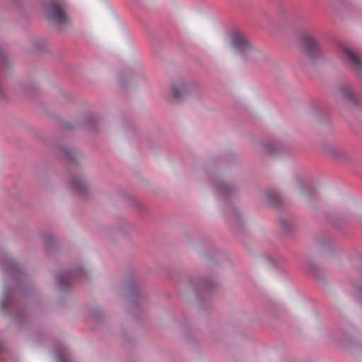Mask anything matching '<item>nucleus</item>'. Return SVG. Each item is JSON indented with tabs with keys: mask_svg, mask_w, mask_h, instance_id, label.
Returning <instances> with one entry per match:
<instances>
[{
	"mask_svg": "<svg viewBox=\"0 0 362 362\" xmlns=\"http://www.w3.org/2000/svg\"><path fill=\"white\" fill-rule=\"evenodd\" d=\"M228 39L231 49L241 60L256 63L263 58V54L243 33L233 31L229 33Z\"/></svg>",
	"mask_w": 362,
	"mask_h": 362,
	"instance_id": "obj_1",
	"label": "nucleus"
},
{
	"mask_svg": "<svg viewBox=\"0 0 362 362\" xmlns=\"http://www.w3.org/2000/svg\"><path fill=\"white\" fill-rule=\"evenodd\" d=\"M298 47L305 56L310 59H317L324 53V49L320 42L307 33L299 36Z\"/></svg>",
	"mask_w": 362,
	"mask_h": 362,
	"instance_id": "obj_2",
	"label": "nucleus"
},
{
	"mask_svg": "<svg viewBox=\"0 0 362 362\" xmlns=\"http://www.w3.org/2000/svg\"><path fill=\"white\" fill-rule=\"evenodd\" d=\"M46 17L51 21L58 29H63L69 25V20L59 4L49 1L43 7Z\"/></svg>",
	"mask_w": 362,
	"mask_h": 362,
	"instance_id": "obj_3",
	"label": "nucleus"
},
{
	"mask_svg": "<svg viewBox=\"0 0 362 362\" xmlns=\"http://www.w3.org/2000/svg\"><path fill=\"white\" fill-rule=\"evenodd\" d=\"M341 57L346 61L351 69L358 74H362V62L357 54L349 47H341Z\"/></svg>",
	"mask_w": 362,
	"mask_h": 362,
	"instance_id": "obj_4",
	"label": "nucleus"
},
{
	"mask_svg": "<svg viewBox=\"0 0 362 362\" xmlns=\"http://www.w3.org/2000/svg\"><path fill=\"white\" fill-rule=\"evenodd\" d=\"M194 88L195 86L193 83H188L183 79H178L172 84L171 91L173 97L182 98L192 93Z\"/></svg>",
	"mask_w": 362,
	"mask_h": 362,
	"instance_id": "obj_5",
	"label": "nucleus"
},
{
	"mask_svg": "<svg viewBox=\"0 0 362 362\" xmlns=\"http://www.w3.org/2000/svg\"><path fill=\"white\" fill-rule=\"evenodd\" d=\"M70 185L76 192L83 194L89 187V182L85 175L76 174L71 177Z\"/></svg>",
	"mask_w": 362,
	"mask_h": 362,
	"instance_id": "obj_6",
	"label": "nucleus"
},
{
	"mask_svg": "<svg viewBox=\"0 0 362 362\" xmlns=\"http://www.w3.org/2000/svg\"><path fill=\"white\" fill-rule=\"evenodd\" d=\"M76 275H83V271L81 269H78V270H74L71 272H64V273L60 274L57 275V281L59 285L60 286V287H62V288L64 286L69 285L71 284V282H70L71 277H72L73 276H76Z\"/></svg>",
	"mask_w": 362,
	"mask_h": 362,
	"instance_id": "obj_7",
	"label": "nucleus"
},
{
	"mask_svg": "<svg viewBox=\"0 0 362 362\" xmlns=\"http://www.w3.org/2000/svg\"><path fill=\"white\" fill-rule=\"evenodd\" d=\"M216 191L219 196L224 197L232 192L233 189L224 183H220L216 187Z\"/></svg>",
	"mask_w": 362,
	"mask_h": 362,
	"instance_id": "obj_8",
	"label": "nucleus"
},
{
	"mask_svg": "<svg viewBox=\"0 0 362 362\" xmlns=\"http://www.w3.org/2000/svg\"><path fill=\"white\" fill-rule=\"evenodd\" d=\"M339 94L341 97L346 99H352L354 98L353 93L351 90L346 86H341L339 89Z\"/></svg>",
	"mask_w": 362,
	"mask_h": 362,
	"instance_id": "obj_9",
	"label": "nucleus"
},
{
	"mask_svg": "<svg viewBox=\"0 0 362 362\" xmlns=\"http://www.w3.org/2000/svg\"><path fill=\"white\" fill-rule=\"evenodd\" d=\"M264 147L265 148L266 151L268 153L275 152L278 149V145L276 143H273V142H272V143H269V142L265 143L264 144Z\"/></svg>",
	"mask_w": 362,
	"mask_h": 362,
	"instance_id": "obj_10",
	"label": "nucleus"
},
{
	"mask_svg": "<svg viewBox=\"0 0 362 362\" xmlns=\"http://www.w3.org/2000/svg\"><path fill=\"white\" fill-rule=\"evenodd\" d=\"M58 358L59 362H72L70 356L66 353L59 354Z\"/></svg>",
	"mask_w": 362,
	"mask_h": 362,
	"instance_id": "obj_11",
	"label": "nucleus"
},
{
	"mask_svg": "<svg viewBox=\"0 0 362 362\" xmlns=\"http://www.w3.org/2000/svg\"><path fill=\"white\" fill-rule=\"evenodd\" d=\"M329 153H330L331 156L337 157L341 154V151L338 148H330L329 149Z\"/></svg>",
	"mask_w": 362,
	"mask_h": 362,
	"instance_id": "obj_12",
	"label": "nucleus"
},
{
	"mask_svg": "<svg viewBox=\"0 0 362 362\" xmlns=\"http://www.w3.org/2000/svg\"><path fill=\"white\" fill-rule=\"evenodd\" d=\"M133 76V74L132 73H130V72H127L125 74V77L128 78H132Z\"/></svg>",
	"mask_w": 362,
	"mask_h": 362,
	"instance_id": "obj_13",
	"label": "nucleus"
},
{
	"mask_svg": "<svg viewBox=\"0 0 362 362\" xmlns=\"http://www.w3.org/2000/svg\"><path fill=\"white\" fill-rule=\"evenodd\" d=\"M6 306L5 303L3 302L2 303V307L4 308Z\"/></svg>",
	"mask_w": 362,
	"mask_h": 362,
	"instance_id": "obj_14",
	"label": "nucleus"
},
{
	"mask_svg": "<svg viewBox=\"0 0 362 362\" xmlns=\"http://www.w3.org/2000/svg\"><path fill=\"white\" fill-rule=\"evenodd\" d=\"M67 158H68V159H71V157H69L68 155H67Z\"/></svg>",
	"mask_w": 362,
	"mask_h": 362,
	"instance_id": "obj_15",
	"label": "nucleus"
}]
</instances>
